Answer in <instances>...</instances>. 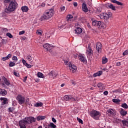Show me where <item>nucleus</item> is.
I'll return each mask as SVG.
<instances>
[{
  "label": "nucleus",
  "instance_id": "obj_1",
  "mask_svg": "<svg viewBox=\"0 0 128 128\" xmlns=\"http://www.w3.org/2000/svg\"><path fill=\"white\" fill-rule=\"evenodd\" d=\"M54 10L53 8H50L46 10L42 16L40 18V20L42 22V20H46L48 18H50L54 16Z\"/></svg>",
  "mask_w": 128,
  "mask_h": 128
},
{
  "label": "nucleus",
  "instance_id": "obj_2",
  "mask_svg": "<svg viewBox=\"0 0 128 128\" xmlns=\"http://www.w3.org/2000/svg\"><path fill=\"white\" fill-rule=\"evenodd\" d=\"M64 63L66 66H67V68H68L71 72H76V66L74 64H72V63H70V62H68V61H64Z\"/></svg>",
  "mask_w": 128,
  "mask_h": 128
},
{
  "label": "nucleus",
  "instance_id": "obj_3",
  "mask_svg": "<svg viewBox=\"0 0 128 128\" xmlns=\"http://www.w3.org/2000/svg\"><path fill=\"white\" fill-rule=\"evenodd\" d=\"M90 116L92 118H93L94 120H99L100 116H102V114L96 110H93L90 112Z\"/></svg>",
  "mask_w": 128,
  "mask_h": 128
},
{
  "label": "nucleus",
  "instance_id": "obj_4",
  "mask_svg": "<svg viewBox=\"0 0 128 128\" xmlns=\"http://www.w3.org/2000/svg\"><path fill=\"white\" fill-rule=\"evenodd\" d=\"M18 3L16 1H12L10 2L8 8L10 11L14 12L16 8Z\"/></svg>",
  "mask_w": 128,
  "mask_h": 128
},
{
  "label": "nucleus",
  "instance_id": "obj_5",
  "mask_svg": "<svg viewBox=\"0 0 128 128\" xmlns=\"http://www.w3.org/2000/svg\"><path fill=\"white\" fill-rule=\"evenodd\" d=\"M64 100L67 102H68V100L70 102H76V100H78V98H74L70 95H66L64 96Z\"/></svg>",
  "mask_w": 128,
  "mask_h": 128
},
{
  "label": "nucleus",
  "instance_id": "obj_6",
  "mask_svg": "<svg viewBox=\"0 0 128 128\" xmlns=\"http://www.w3.org/2000/svg\"><path fill=\"white\" fill-rule=\"evenodd\" d=\"M16 100H17L19 104H24V97L22 96L20 94L18 95V96L16 98Z\"/></svg>",
  "mask_w": 128,
  "mask_h": 128
},
{
  "label": "nucleus",
  "instance_id": "obj_7",
  "mask_svg": "<svg viewBox=\"0 0 128 128\" xmlns=\"http://www.w3.org/2000/svg\"><path fill=\"white\" fill-rule=\"evenodd\" d=\"M106 6L107 8H110V10H116V6L110 3L106 4Z\"/></svg>",
  "mask_w": 128,
  "mask_h": 128
},
{
  "label": "nucleus",
  "instance_id": "obj_8",
  "mask_svg": "<svg viewBox=\"0 0 128 128\" xmlns=\"http://www.w3.org/2000/svg\"><path fill=\"white\" fill-rule=\"evenodd\" d=\"M25 120H27L29 122V124H32V122H35L36 119L33 116H30L26 118Z\"/></svg>",
  "mask_w": 128,
  "mask_h": 128
},
{
  "label": "nucleus",
  "instance_id": "obj_9",
  "mask_svg": "<svg viewBox=\"0 0 128 128\" xmlns=\"http://www.w3.org/2000/svg\"><path fill=\"white\" fill-rule=\"evenodd\" d=\"M112 16V12H108V14L106 13H103V16L102 18H103L104 20H108L109 18H110Z\"/></svg>",
  "mask_w": 128,
  "mask_h": 128
},
{
  "label": "nucleus",
  "instance_id": "obj_10",
  "mask_svg": "<svg viewBox=\"0 0 128 128\" xmlns=\"http://www.w3.org/2000/svg\"><path fill=\"white\" fill-rule=\"evenodd\" d=\"M96 50H98V54H100V52H102V44L100 42L97 43Z\"/></svg>",
  "mask_w": 128,
  "mask_h": 128
},
{
  "label": "nucleus",
  "instance_id": "obj_11",
  "mask_svg": "<svg viewBox=\"0 0 128 128\" xmlns=\"http://www.w3.org/2000/svg\"><path fill=\"white\" fill-rule=\"evenodd\" d=\"M78 58L84 64H86V60L84 58V56L82 54L78 55Z\"/></svg>",
  "mask_w": 128,
  "mask_h": 128
},
{
  "label": "nucleus",
  "instance_id": "obj_12",
  "mask_svg": "<svg viewBox=\"0 0 128 128\" xmlns=\"http://www.w3.org/2000/svg\"><path fill=\"white\" fill-rule=\"evenodd\" d=\"M82 10L84 12H88V8L86 4L84 2H83L82 4Z\"/></svg>",
  "mask_w": 128,
  "mask_h": 128
},
{
  "label": "nucleus",
  "instance_id": "obj_13",
  "mask_svg": "<svg viewBox=\"0 0 128 128\" xmlns=\"http://www.w3.org/2000/svg\"><path fill=\"white\" fill-rule=\"evenodd\" d=\"M43 46H44V48H46V50H52V48H54V46H50V44H46L43 45Z\"/></svg>",
  "mask_w": 128,
  "mask_h": 128
},
{
  "label": "nucleus",
  "instance_id": "obj_14",
  "mask_svg": "<svg viewBox=\"0 0 128 128\" xmlns=\"http://www.w3.org/2000/svg\"><path fill=\"white\" fill-rule=\"evenodd\" d=\"M56 76H58V74L56 72L52 71L49 73V76L50 78H54Z\"/></svg>",
  "mask_w": 128,
  "mask_h": 128
},
{
  "label": "nucleus",
  "instance_id": "obj_15",
  "mask_svg": "<svg viewBox=\"0 0 128 128\" xmlns=\"http://www.w3.org/2000/svg\"><path fill=\"white\" fill-rule=\"evenodd\" d=\"M120 114L122 116H126L128 114V112L124 110L121 108L120 112Z\"/></svg>",
  "mask_w": 128,
  "mask_h": 128
},
{
  "label": "nucleus",
  "instance_id": "obj_16",
  "mask_svg": "<svg viewBox=\"0 0 128 128\" xmlns=\"http://www.w3.org/2000/svg\"><path fill=\"white\" fill-rule=\"evenodd\" d=\"M74 32L76 34H80L82 32V30L80 28H77L76 29L74 30Z\"/></svg>",
  "mask_w": 128,
  "mask_h": 128
},
{
  "label": "nucleus",
  "instance_id": "obj_17",
  "mask_svg": "<svg viewBox=\"0 0 128 128\" xmlns=\"http://www.w3.org/2000/svg\"><path fill=\"white\" fill-rule=\"evenodd\" d=\"M110 2H112L113 4H118V6H124V4L116 0H110Z\"/></svg>",
  "mask_w": 128,
  "mask_h": 128
},
{
  "label": "nucleus",
  "instance_id": "obj_18",
  "mask_svg": "<svg viewBox=\"0 0 128 128\" xmlns=\"http://www.w3.org/2000/svg\"><path fill=\"white\" fill-rule=\"evenodd\" d=\"M12 58V54H8L6 56L3 57L2 58V60H3V62H4L6 60H10Z\"/></svg>",
  "mask_w": 128,
  "mask_h": 128
},
{
  "label": "nucleus",
  "instance_id": "obj_19",
  "mask_svg": "<svg viewBox=\"0 0 128 128\" xmlns=\"http://www.w3.org/2000/svg\"><path fill=\"white\" fill-rule=\"evenodd\" d=\"M2 80L4 82V84H6V86H10V81L8 80V79L6 77L3 76Z\"/></svg>",
  "mask_w": 128,
  "mask_h": 128
},
{
  "label": "nucleus",
  "instance_id": "obj_20",
  "mask_svg": "<svg viewBox=\"0 0 128 128\" xmlns=\"http://www.w3.org/2000/svg\"><path fill=\"white\" fill-rule=\"evenodd\" d=\"M21 10L23 12H28V7L27 6H23L22 7Z\"/></svg>",
  "mask_w": 128,
  "mask_h": 128
},
{
  "label": "nucleus",
  "instance_id": "obj_21",
  "mask_svg": "<svg viewBox=\"0 0 128 128\" xmlns=\"http://www.w3.org/2000/svg\"><path fill=\"white\" fill-rule=\"evenodd\" d=\"M26 124L22 120L19 122V126L20 128H26Z\"/></svg>",
  "mask_w": 128,
  "mask_h": 128
},
{
  "label": "nucleus",
  "instance_id": "obj_22",
  "mask_svg": "<svg viewBox=\"0 0 128 128\" xmlns=\"http://www.w3.org/2000/svg\"><path fill=\"white\" fill-rule=\"evenodd\" d=\"M8 92L4 89H0V94L2 96H6Z\"/></svg>",
  "mask_w": 128,
  "mask_h": 128
},
{
  "label": "nucleus",
  "instance_id": "obj_23",
  "mask_svg": "<svg viewBox=\"0 0 128 128\" xmlns=\"http://www.w3.org/2000/svg\"><path fill=\"white\" fill-rule=\"evenodd\" d=\"M102 71H99L93 74V76L96 78V76H102Z\"/></svg>",
  "mask_w": 128,
  "mask_h": 128
},
{
  "label": "nucleus",
  "instance_id": "obj_24",
  "mask_svg": "<svg viewBox=\"0 0 128 128\" xmlns=\"http://www.w3.org/2000/svg\"><path fill=\"white\" fill-rule=\"evenodd\" d=\"M102 24H104V22H100V21H97V25L96 26L98 28H102Z\"/></svg>",
  "mask_w": 128,
  "mask_h": 128
},
{
  "label": "nucleus",
  "instance_id": "obj_25",
  "mask_svg": "<svg viewBox=\"0 0 128 128\" xmlns=\"http://www.w3.org/2000/svg\"><path fill=\"white\" fill-rule=\"evenodd\" d=\"M42 104H43L42 102H37L34 104V106H35V108H40L42 106Z\"/></svg>",
  "mask_w": 128,
  "mask_h": 128
},
{
  "label": "nucleus",
  "instance_id": "obj_26",
  "mask_svg": "<svg viewBox=\"0 0 128 128\" xmlns=\"http://www.w3.org/2000/svg\"><path fill=\"white\" fill-rule=\"evenodd\" d=\"M98 86L99 90H104V85H102V83H98Z\"/></svg>",
  "mask_w": 128,
  "mask_h": 128
},
{
  "label": "nucleus",
  "instance_id": "obj_27",
  "mask_svg": "<svg viewBox=\"0 0 128 128\" xmlns=\"http://www.w3.org/2000/svg\"><path fill=\"white\" fill-rule=\"evenodd\" d=\"M46 118V116H38L36 117V120L38 121L42 120H44Z\"/></svg>",
  "mask_w": 128,
  "mask_h": 128
},
{
  "label": "nucleus",
  "instance_id": "obj_28",
  "mask_svg": "<svg viewBox=\"0 0 128 128\" xmlns=\"http://www.w3.org/2000/svg\"><path fill=\"white\" fill-rule=\"evenodd\" d=\"M37 76L38 78H44V74L42 73L38 72L37 74Z\"/></svg>",
  "mask_w": 128,
  "mask_h": 128
},
{
  "label": "nucleus",
  "instance_id": "obj_29",
  "mask_svg": "<svg viewBox=\"0 0 128 128\" xmlns=\"http://www.w3.org/2000/svg\"><path fill=\"white\" fill-rule=\"evenodd\" d=\"M48 128H56V126L54 124V123L50 122V124L48 126Z\"/></svg>",
  "mask_w": 128,
  "mask_h": 128
},
{
  "label": "nucleus",
  "instance_id": "obj_30",
  "mask_svg": "<svg viewBox=\"0 0 128 128\" xmlns=\"http://www.w3.org/2000/svg\"><path fill=\"white\" fill-rule=\"evenodd\" d=\"M122 124H123V125L125 126L128 127V121L126 120H122Z\"/></svg>",
  "mask_w": 128,
  "mask_h": 128
},
{
  "label": "nucleus",
  "instance_id": "obj_31",
  "mask_svg": "<svg viewBox=\"0 0 128 128\" xmlns=\"http://www.w3.org/2000/svg\"><path fill=\"white\" fill-rule=\"evenodd\" d=\"M112 102H114L115 104H118L120 102V99L118 98H117V99L114 98L112 100Z\"/></svg>",
  "mask_w": 128,
  "mask_h": 128
},
{
  "label": "nucleus",
  "instance_id": "obj_32",
  "mask_svg": "<svg viewBox=\"0 0 128 128\" xmlns=\"http://www.w3.org/2000/svg\"><path fill=\"white\" fill-rule=\"evenodd\" d=\"M108 62V58H103L102 60V64H104Z\"/></svg>",
  "mask_w": 128,
  "mask_h": 128
},
{
  "label": "nucleus",
  "instance_id": "obj_33",
  "mask_svg": "<svg viewBox=\"0 0 128 128\" xmlns=\"http://www.w3.org/2000/svg\"><path fill=\"white\" fill-rule=\"evenodd\" d=\"M52 34V33H50V32H47L46 34V38H50V36Z\"/></svg>",
  "mask_w": 128,
  "mask_h": 128
},
{
  "label": "nucleus",
  "instance_id": "obj_34",
  "mask_svg": "<svg viewBox=\"0 0 128 128\" xmlns=\"http://www.w3.org/2000/svg\"><path fill=\"white\" fill-rule=\"evenodd\" d=\"M89 56H92L94 52L92 50H86Z\"/></svg>",
  "mask_w": 128,
  "mask_h": 128
},
{
  "label": "nucleus",
  "instance_id": "obj_35",
  "mask_svg": "<svg viewBox=\"0 0 128 128\" xmlns=\"http://www.w3.org/2000/svg\"><path fill=\"white\" fill-rule=\"evenodd\" d=\"M21 120L25 124H29L28 120L27 119H26V118L24 120Z\"/></svg>",
  "mask_w": 128,
  "mask_h": 128
},
{
  "label": "nucleus",
  "instance_id": "obj_36",
  "mask_svg": "<svg viewBox=\"0 0 128 128\" xmlns=\"http://www.w3.org/2000/svg\"><path fill=\"white\" fill-rule=\"evenodd\" d=\"M121 106L123 108H128V104L126 103H124L122 104Z\"/></svg>",
  "mask_w": 128,
  "mask_h": 128
},
{
  "label": "nucleus",
  "instance_id": "obj_37",
  "mask_svg": "<svg viewBox=\"0 0 128 128\" xmlns=\"http://www.w3.org/2000/svg\"><path fill=\"white\" fill-rule=\"evenodd\" d=\"M98 24V20H94V21H92V24L94 26H96Z\"/></svg>",
  "mask_w": 128,
  "mask_h": 128
},
{
  "label": "nucleus",
  "instance_id": "obj_38",
  "mask_svg": "<svg viewBox=\"0 0 128 128\" xmlns=\"http://www.w3.org/2000/svg\"><path fill=\"white\" fill-rule=\"evenodd\" d=\"M6 36H8V38H14L10 32L7 33L6 34Z\"/></svg>",
  "mask_w": 128,
  "mask_h": 128
},
{
  "label": "nucleus",
  "instance_id": "obj_39",
  "mask_svg": "<svg viewBox=\"0 0 128 128\" xmlns=\"http://www.w3.org/2000/svg\"><path fill=\"white\" fill-rule=\"evenodd\" d=\"M15 108H9L8 110L10 112H12L14 110Z\"/></svg>",
  "mask_w": 128,
  "mask_h": 128
},
{
  "label": "nucleus",
  "instance_id": "obj_40",
  "mask_svg": "<svg viewBox=\"0 0 128 128\" xmlns=\"http://www.w3.org/2000/svg\"><path fill=\"white\" fill-rule=\"evenodd\" d=\"M16 66V63L14 62H10V64H9V66Z\"/></svg>",
  "mask_w": 128,
  "mask_h": 128
},
{
  "label": "nucleus",
  "instance_id": "obj_41",
  "mask_svg": "<svg viewBox=\"0 0 128 128\" xmlns=\"http://www.w3.org/2000/svg\"><path fill=\"white\" fill-rule=\"evenodd\" d=\"M4 12L6 14H8V12H12V11L10 10V8H9V7H8V8H6L4 9Z\"/></svg>",
  "mask_w": 128,
  "mask_h": 128
},
{
  "label": "nucleus",
  "instance_id": "obj_42",
  "mask_svg": "<svg viewBox=\"0 0 128 128\" xmlns=\"http://www.w3.org/2000/svg\"><path fill=\"white\" fill-rule=\"evenodd\" d=\"M77 120H78V122H80V124H84L82 120V119L78 118V117L77 118Z\"/></svg>",
  "mask_w": 128,
  "mask_h": 128
},
{
  "label": "nucleus",
  "instance_id": "obj_43",
  "mask_svg": "<svg viewBox=\"0 0 128 128\" xmlns=\"http://www.w3.org/2000/svg\"><path fill=\"white\" fill-rule=\"evenodd\" d=\"M12 0H4V4H10V2H12Z\"/></svg>",
  "mask_w": 128,
  "mask_h": 128
},
{
  "label": "nucleus",
  "instance_id": "obj_44",
  "mask_svg": "<svg viewBox=\"0 0 128 128\" xmlns=\"http://www.w3.org/2000/svg\"><path fill=\"white\" fill-rule=\"evenodd\" d=\"M8 104V98H6V100L3 101L2 104Z\"/></svg>",
  "mask_w": 128,
  "mask_h": 128
},
{
  "label": "nucleus",
  "instance_id": "obj_45",
  "mask_svg": "<svg viewBox=\"0 0 128 128\" xmlns=\"http://www.w3.org/2000/svg\"><path fill=\"white\" fill-rule=\"evenodd\" d=\"M113 92H122V90L120 89H117L113 91Z\"/></svg>",
  "mask_w": 128,
  "mask_h": 128
},
{
  "label": "nucleus",
  "instance_id": "obj_46",
  "mask_svg": "<svg viewBox=\"0 0 128 128\" xmlns=\"http://www.w3.org/2000/svg\"><path fill=\"white\" fill-rule=\"evenodd\" d=\"M26 58V60H29V61L32 60V56H27Z\"/></svg>",
  "mask_w": 128,
  "mask_h": 128
},
{
  "label": "nucleus",
  "instance_id": "obj_47",
  "mask_svg": "<svg viewBox=\"0 0 128 128\" xmlns=\"http://www.w3.org/2000/svg\"><path fill=\"white\" fill-rule=\"evenodd\" d=\"M122 54H123V56H127V54H128V50L124 51L123 52Z\"/></svg>",
  "mask_w": 128,
  "mask_h": 128
},
{
  "label": "nucleus",
  "instance_id": "obj_48",
  "mask_svg": "<svg viewBox=\"0 0 128 128\" xmlns=\"http://www.w3.org/2000/svg\"><path fill=\"white\" fill-rule=\"evenodd\" d=\"M67 18L68 20H71V18H72L73 16H72V15L69 14V15H68Z\"/></svg>",
  "mask_w": 128,
  "mask_h": 128
},
{
  "label": "nucleus",
  "instance_id": "obj_49",
  "mask_svg": "<svg viewBox=\"0 0 128 128\" xmlns=\"http://www.w3.org/2000/svg\"><path fill=\"white\" fill-rule=\"evenodd\" d=\"M108 114H114V112L112 111V109L108 110Z\"/></svg>",
  "mask_w": 128,
  "mask_h": 128
},
{
  "label": "nucleus",
  "instance_id": "obj_50",
  "mask_svg": "<svg viewBox=\"0 0 128 128\" xmlns=\"http://www.w3.org/2000/svg\"><path fill=\"white\" fill-rule=\"evenodd\" d=\"M25 66H26V68H32V65L28 63L25 65Z\"/></svg>",
  "mask_w": 128,
  "mask_h": 128
},
{
  "label": "nucleus",
  "instance_id": "obj_51",
  "mask_svg": "<svg viewBox=\"0 0 128 128\" xmlns=\"http://www.w3.org/2000/svg\"><path fill=\"white\" fill-rule=\"evenodd\" d=\"M22 62L23 64H24V66H26L28 64L26 62V60H24V59H22Z\"/></svg>",
  "mask_w": 128,
  "mask_h": 128
},
{
  "label": "nucleus",
  "instance_id": "obj_52",
  "mask_svg": "<svg viewBox=\"0 0 128 128\" xmlns=\"http://www.w3.org/2000/svg\"><path fill=\"white\" fill-rule=\"evenodd\" d=\"M12 60H16V62L18 61V57H16V56H14L12 58Z\"/></svg>",
  "mask_w": 128,
  "mask_h": 128
},
{
  "label": "nucleus",
  "instance_id": "obj_53",
  "mask_svg": "<svg viewBox=\"0 0 128 128\" xmlns=\"http://www.w3.org/2000/svg\"><path fill=\"white\" fill-rule=\"evenodd\" d=\"M2 30H3V32H8V30L6 28H2Z\"/></svg>",
  "mask_w": 128,
  "mask_h": 128
},
{
  "label": "nucleus",
  "instance_id": "obj_54",
  "mask_svg": "<svg viewBox=\"0 0 128 128\" xmlns=\"http://www.w3.org/2000/svg\"><path fill=\"white\" fill-rule=\"evenodd\" d=\"M61 12H64V10H66V7L64 6H63L60 8Z\"/></svg>",
  "mask_w": 128,
  "mask_h": 128
},
{
  "label": "nucleus",
  "instance_id": "obj_55",
  "mask_svg": "<svg viewBox=\"0 0 128 128\" xmlns=\"http://www.w3.org/2000/svg\"><path fill=\"white\" fill-rule=\"evenodd\" d=\"M24 32H25L24 30H22L19 32V34H20V36L22 34H24Z\"/></svg>",
  "mask_w": 128,
  "mask_h": 128
},
{
  "label": "nucleus",
  "instance_id": "obj_56",
  "mask_svg": "<svg viewBox=\"0 0 128 128\" xmlns=\"http://www.w3.org/2000/svg\"><path fill=\"white\" fill-rule=\"evenodd\" d=\"M14 76H19L18 73L16 72H14Z\"/></svg>",
  "mask_w": 128,
  "mask_h": 128
},
{
  "label": "nucleus",
  "instance_id": "obj_57",
  "mask_svg": "<svg viewBox=\"0 0 128 128\" xmlns=\"http://www.w3.org/2000/svg\"><path fill=\"white\" fill-rule=\"evenodd\" d=\"M104 96H108V91H105L104 92Z\"/></svg>",
  "mask_w": 128,
  "mask_h": 128
},
{
  "label": "nucleus",
  "instance_id": "obj_58",
  "mask_svg": "<svg viewBox=\"0 0 128 128\" xmlns=\"http://www.w3.org/2000/svg\"><path fill=\"white\" fill-rule=\"evenodd\" d=\"M52 121L53 122H56V118H52Z\"/></svg>",
  "mask_w": 128,
  "mask_h": 128
},
{
  "label": "nucleus",
  "instance_id": "obj_59",
  "mask_svg": "<svg viewBox=\"0 0 128 128\" xmlns=\"http://www.w3.org/2000/svg\"><path fill=\"white\" fill-rule=\"evenodd\" d=\"M40 6H42V8H44L46 6V4L44 3H42L41 4H40Z\"/></svg>",
  "mask_w": 128,
  "mask_h": 128
},
{
  "label": "nucleus",
  "instance_id": "obj_60",
  "mask_svg": "<svg viewBox=\"0 0 128 128\" xmlns=\"http://www.w3.org/2000/svg\"><path fill=\"white\" fill-rule=\"evenodd\" d=\"M26 78H28V76H25L24 78L23 82H26Z\"/></svg>",
  "mask_w": 128,
  "mask_h": 128
},
{
  "label": "nucleus",
  "instance_id": "obj_61",
  "mask_svg": "<svg viewBox=\"0 0 128 128\" xmlns=\"http://www.w3.org/2000/svg\"><path fill=\"white\" fill-rule=\"evenodd\" d=\"M37 34H40V36H42V32L40 31H37L36 32Z\"/></svg>",
  "mask_w": 128,
  "mask_h": 128
},
{
  "label": "nucleus",
  "instance_id": "obj_62",
  "mask_svg": "<svg viewBox=\"0 0 128 128\" xmlns=\"http://www.w3.org/2000/svg\"><path fill=\"white\" fill-rule=\"evenodd\" d=\"M73 4L74 6H78V3L76 2H74Z\"/></svg>",
  "mask_w": 128,
  "mask_h": 128
},
{
  "label": "nucleus",
  "instance_id": "obj_63",
  "mask_svg": "<svg viewBox=\"0 0 128 128\" xmlns=\"http://www.w3.org/2000/svg\"><path fill=\"white\" fill-rule=\"evenodd\" d=\"M98 12H102V8H98Z\"/></svg>",
  "mask_w": 128,
  "mask_h": 128
},
{
  "label": "nucleus",
  "instance_id": "obj_64",
  "mask_svg": "<svg viewBox=\"0 0 128 128\" xmlns=\"http://www.w3.org/2000/svg\"><path fill=\"white\" fill-rule=\"evenodd\" d=\"M71 84L74 86V84H76V82H74V80H71Z\"/></svg>",
  "mask_w": 128,
  "mask_h": 128
}]
</instances>
